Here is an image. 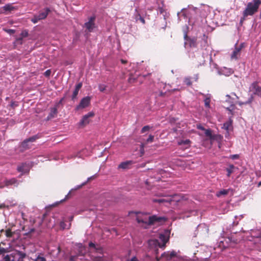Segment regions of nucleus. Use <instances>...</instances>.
<instances>
[{"label":"nucleus","instance_id":"nucleus-18","mask_svg":"<svg viewBox=\"0 0 261 261\" xmlns=\"http://www.w3.org/2000/svg\"><path fill=\"white\" fill-rule=\"evenodd\" d=\"M218 73L220 75H224L225 76H229L232 73V71L230 68L226 67L221 68L218 70Z\"/></svg>","mask_w":261,"mask_h":261},{"label":"nucleus","instance_id":"nucleus-13","mask_svg":"<svg viewBox=\"0 0 261 261\" xmlns=\"http://www.w3.org/2000/svg\"><path fill=\"white\" fill-rule=\"evenodd\" d=\"M94 113L90 112L84 115L79 122L80 126H85L89 123V118L94 116Z\"/></svg>","mask_w":261,"mask_h":261},{"label":"nucleus","instance_id":"nucleus-41","mask_svg":"<svg viewBox=\"0 0 261 261\" xmlns=\"http://www.w3.org/2000/svg\"><path fill=\"white\" fill-rule=\"evenodd\" d=\"M154 137L153 135H150L149 136V137L146 140V143H149L152 142L153 141V140H154Z\"/></svg>","mask_w":261,"mask_h":261},{"label":"nucleus","instance_id":"nucleus-60","mask_svg":"<svg viewBox=\"0 0 261 261\" xmlns=\"http://www.w3.org/2000/svg\"><path fill=\"white\" fill-rule=\"evenodd\" d=\"M256 237L257 238H261V233H260V234L258 236H256Z\"/></svg>","mask_w":261,"mask_h":261},{"label":"nucleus","instance_id":"nucleus-59","mask_svg":"<svg viewBox=\"0 0 261 261\" xmlns=\"http://www.w3.org/2000/svg\"><path fill=\"white\" fill-rule=\"evenodd\" d=\"M261 186V180L258 182V187H259Z\"/></svg>","mask_w":261,"mask_h":261},{"label":"nucleus","instance_id":"nucleus-51","mask_svg":"<svg viewBox=\"0 0 261 261\" xmlns=\"http://www.w3.org/2000/svg\"><path fill=\"white\" fill-rule=\"evenodd\" d=\"M197 128L202 130H204L205 129L201 125L198 126Z\"/></svg>","mask_w":261,"mask_h":261},{"label":"nucleus","instance_id":"nucleus-20","mask_svg":"<svg viewBox=\"0 0 261 261\" xmlns=\"http://www.w3.org/2000/svg\"><path fill=\"white\" fill-rule=\"evenodd\" d=\"M154 202H158L160 203H170L172 201L171 198L167 197V198H154L152 200Z\"/></svg>","mask_w":261,"mask_h":261},{"label":"nucleus","instance_id":"nucleus-52","mask_svg":"<svg viewBox=\"0 0 261 261\" xmlns=\"http://www.w3.org/2000/svg\"><path fill=\"white\" fill-rule=\"evenodd\" d=\"M135 80L134 79H133L132 77H129V79H128V82L129 83H132V81H134Z\"/></svg>","mask_w":261,"mask_h":261},{"label":"nucleus","instance_id":"nucleus-3","mask_svg":"<svg viewBox=\"0 0 261 261\" xmlns=\"http://www.w3.org/2000/svg\"><path fill=\"white\" fill-rule=\"evenodd\" d=\"M170 231L166 229L159 233V240L157 239H150L148 241V245L150 249H153L155 254L158 253V248L164 249L166 243L168 241Z\"/></svg>","mask_w":261,"mask_h":261},{"label":"nucleus","instance_id":"nucleus-8","mask_svg":"<svg viewBox=\"0 0 261 261\" xmlns=\"http://www.w3.org/2000/svg\"><path fill=\"white\" fill-rule=\"evenodd\" d=\"M39 137L37 135L33 136L28 139L24 140L21 143L20 145V150L21 151H23L24 150L28 149L30 147V145L29 144L31 142H34L36 139H38Z\"/></svg>","mask_w":261,"mask_h":261},{"label":"nucleus","instance_id":"nucleus-11","mask_svg":"<svg viewBox=\"0 0 261 261\" xmlns=\"http://www.w3.org/2000/svg\"><path fill=\"white\" fill-rule=\"evenodd\" d=\"M91 98L89 96H86L83 98L80 103L76 107V110L84 109L87 107L90 103Z\"/></svg>","mask_w":261,"mask_h":261},{"label":"nucleus","instance_id":"nucleus-28","mask_svg":"<svg viewBox=\"0 0 261 261\" xmlns=\"http://www.w3.org/2000/svg\"><path fill=\"white\" fill-rule=\"evenodd\" d=\"M204 106L207 108H210L211 95H208L204 100Z\"/></svg>","mask_w":261,"mask_h":261},{"label":"nucleus","instance_id":"nucleus-16","mask_svg":"<svg viewBox=\"0 0 261 261\" xmlns=\"http://www.w3.org/2000/svg\"><path fill=\"white\" fill-rule=\"evenodd\" d=\"M204 130L205 136L208 137L211 140L221 139L222 138L220 135H213L210 129H205Z\"/></svg>","mask_w":261,"mask_h":261},{"label":"nucleus","instance_id":"nucleus-1","mask_svg":"<svg viewBox=\"0 0 261 261\" xmlns=\"http://www.w3.org/2000/svg\"><path fill=\"white\" fill-rule=\"evenodd\" d=\"M210 12V8L205 5H201L199 8L188 6V8H183L177 15L179 21L181 20V17L187 19L189 25L192 29L197 31H210L211 28L206 22V16Z\"/></svg>","mask_w":261,"mask_h":261},{"label":"nucleus","instance_id":"nucleus-61","mask_svg":"<svg viewBox=\"0 0 261 261\" xmlns=\"http://www.w3.org/2000/svg\"><path fill=\"white\" fill-rule=\"evenodd\" d=\"M3 0H0V4H3Z\"/></svg>","mask_w":261,"mask_h":261},{"label":"nucleus","instance_id":"nucleus-30","mask_svg":"<svg viewBox=\"0 0 261 261\" xmlns=\"http://www.w3.org/2000/svg\"><path fill=\"white\" fill-rule=\"evenodd\" d=\"M3 8L6 11H11L14 9V8L11 4H7Z\"/></svg>","mask_w":261,"mask_h":261},{"label":"nucleus","instance_id":"nucleus-55","mask_svg":"<svg viewBox=\"0 0 261 261\" xmlns=\"http://www.w3.org/2000/svg\"><path fill=\"white\" fill-rule=\"evenodd\" d=\"M8 32L10 33H14L15 31L14 30L10 29L8 30Z\"/></svg>","mask_w":261,"mask_h":261},{"label":"nucleus","instance_id":"nucleus-26","mask_svg":"<svg viewBox=\"0 0 261 261\" xmlns=\"http://www.w3.org/2000/svg\"><path fill=\"white\" fill-rule=\"evenodd\" d=\"M232 126V122L231 120L227 121L223 124V128L227 130V133L228 130L231 128Z\"/></svg>","mask_w":261,"mask_h":261},{"label":"nucleus","instance_id":"nucleus-35","mask_svg":"<svg viewBox=\"0 0 261 261\" xmlns=\"http://www.w3.org/2000/svg\"><path fill=\"white\" fill-rule=\"evenodd\" d=\"M226 97H227V99L226 100V101H228L229 103H230V107L229 108H227V109L229 111H231V107H233V102L231 101L230 99V97L229 95H227L226 96Z\"/></svg>","mask_w":261,"mask_h":261},{"label":"nucleus","instance_id":"nucleus-27","mask_svg":"<svg viewBox=\"0 0 261 261\" xmlns=\"http://www.w3.org/2000/svg\"><path fill=\"white\" fill-rule=\"evenodd\" d=\"M161 3L162 4V6H161L160 4H158V11L159 12V13L161 14H163V16L165 17V15L164 14L165 11V10L164 8V3H163V2L162 1H161Z\"/></svg>","mask_w":261,"mask_h":261},{"label":"nucleus","instance_id":"nucleus-25","mask_svg":"<svg viewBox=\"0 0 261 261\" xmlns=\"http://www.w3.org/2000/svg\"><path fill=\"white\" fill-rule=\"evenodd\" d=\"M229 190H230V189L221 190L218 191V192H217L216 195L218 197H220L223 195H226L227 194H228Z\"/></svg>","mask_w":261,"mask_h":261},{"label":"nucleus","instance_id":"nucleus-49","mask_svg":"<svg viewBox=\"0 0 261 261\" xmlns=\"http://www.w3.org/2000/svg\"><path fill=\"white\" fill-rule=\"evenodd\" d=\"M239 156L238 154H233L230 156V158L232 160H236L239 158Z\"/></svg>","mask_w":261,"mask_h":261},{"label":"nucleus","instance_id":"nucleus-5","mask_svg":"<svg viewBox=\"0 0 261 261\" xmlns=\"http://www.w3.org/2000/svg\"><path fill=\"white\" fill-rule=\"evenodd\" d=\"M165 220V217L157 216L156 215H153L148 218H141L140 216H138L137 218V221L139 223H142L147 225L155 224L156 223L162 222Z\"/></svg>","mask_w":261,"mask_h":261},{"label":"nucleus","instance_id":"nucleus-34","mask_svg":"<svg viewBox=\"0 0 261 261\" xmlns=\"http://www.w3.org/2000/svg\"><path fill=\"white\" fill-rule=\"evenodd\" d=\"M136 20L137 21H140L143 24L145 23V20L140 14H137L136 16Z\"/></svg>","mask_w":261,"mask_h":261},{"label":"nucleus","instance_id":"nucleus-32","mask_svg":"<svg viewBox=\"0 0 261 261\" xmlns=\"http://www.w3.org/2000/svg\"><path fill=\"white\" fill-rule=\"evenodd\" d=\"M159 258L156 256V259H154L152 257H151L150 256L146 255L144 258L143 259L142 261H159Z\"/></svg>","mask_w":261,"mask_h":261},{"label":"nucleus","instance_id":"nucleus-10","mask_svg":"<svg viewBox=\"0 0 261 261\" xmlns=\"http://www.w3.org/2000/svg\"><path fill=\"white\" fill-rule=\"evenodd\" d=\"M249 91L254 95L261 97V86L258 85L257 82H254L250 85Z\"/></svg>","mask_w":261,"mask_h":261},{"label":"nucleus","instance_id":"nucleus-38","mask_svg":"<svg viewBox=\"0 0 261 261\" xmlns=\"http://www.w3.org/2000/svg\"><path fill=\"white\" fill-rule=\"evenodd\" d=\"M150 126L149 125H145L142 127L141 132V133H144L147 131H148L150 129Z\"/></svg>","mask_w":261,"mask_h":261},{"label":"nucleus","instance_id":"nucleus-63","mask_svg":"<svg viewBox=\"0 0 261 261\" xmlns=\"http://www.w3.org/2000/svg\"><path fill=\"white\" fill-rule=\"evenodd\" d=\"M191 212V213H195V211H192Z\"/></svg>","mask_w":261,"mask_h":261},{"label":"nucleus","instance_id":"nucleus-56","mask_svg":"<svg viewBox=\"0 0 261 261\" xmlns=\"http://www.w3.org/2000/svg\"><path fill=\"white\" fill-rule=\"evenodd\" d=\"M23 38V37H22V36H21V37L18 38L17 39V40L18 41H20V42H21V41H22V38Z\"/></svg>","mask_w":261,"mask_h":261},{"label":"nucleus","instance_id":"nucleus-36","mask_svg":"<svg viewBox=\"0 0 261 261\" xmlns=\"http://www.w3.org/2000/svg\"><path fill=\"white\" fill-rule=\"evenodd\" d=\"M95 175H93V176H91V177H88V178H87V181H86V182H84V183H83L81 185H80V186H77V187L76 188V189H79V188H81V187H82L83 186L85 185L87 182H88L89 181H90V180H91V179H94V178L95 177Z\"/></svg>","mask_w":261,"mask_h":261},{"label":"nucleus","instance_id":"nucleus-40","mask_svg":"<svg viewBox=\"0 0 261 261\" xmlns=\"http://www.w3.org/2000/svg\"><path fill=\"white\" fill-rule=\"evenodd\" d=\"M189 43L191 47H195L196 45V42L194 39H190Z\"/></svg>","mask_w":261,"mask_h":261},{"label":"nucleus","instance_id":"nucleus-17","mask_svg":"<svg viewBox=\"0 0 261 261\" xmlns=\"http://www.w3.org/2000/svg\"><path fill=\"white\" fill-rule=\"evenodd\" d=\"M243 47V44H241L239 46L235 48L231 55V58L232 59L237 60L238 58V56L240 55V52Z\"/></svg>","mask_w":261,"mask_h":261},{"label":"nucleus","instance_id":"nucleus-47","mask_svg":"<svg viewBox=\"0 0 261 261\" xmlns=\"http://www.w3.org/2000/svg\"><path fill=\"white\" fill-rule=\"evenodd\" d=\"M82 85L83 84L82 83H79L76 85L75 89L80 90V89L82 88Z\"/></svg>","mask_w":261,"mask_h":261},{"label":"nucleus","instance_id":"nucleus-19","mask_svg":"<svg viewBox=\"0 0 261 261\" xmlns=\"http://www.w3.org/2000/svg\"><path fill=\"white\" fill-rule=\"evenodd\" d=\"M18 184V183L17 182V180L15 178H13L10 179H5L4 180V185L0 186V188H3L4 186H9L13 185L16 186Z\"/></svg>","mask_w":261,"mask_h":261},{"label":"nucleus","instance_id":"nucleus-31","mask_svg":"<svg viewBox=\"0 0 261 261\" xmlns=\"http://www.w3.org/2000/svg\"><path fill=\"white\" fill-rule=\"evenodd\" d=\"M234 166L233 165H230L229 167L226 169V171L227 172V176L229 177L231 174L233 172V169H234Z\"/></svg>","mask_w":261,"mask_h":261},{"label":"nucleus","instance_id":"nucleus-57","mask_svg":"<svg viewBox=\"0 0 261 261\" xmlns=\"http://www.w3.org/2000/svg\"><path fill=\"white\" fill-rule=\"evenodd\" d=\"M73 216H70L69 217V221H71L72 220H73Z\"/></svg>","mask_w":261,"mask_h":261},{"label":"nucleus","instance_id":"nucleus-45","mask_svg":"<svg viewBox=\"0 0 261 261\" xmlns=\"http://www.w3.org/2000/svg\"><path fill=\"white\" fill-rule=\"evenodd\" d=\"M98 89L101 92H103L106 89V86L103 85H99L98 86Z\"/></svg>","mask_w":261,"mask_h":261},{"label":"nucleus","instance_id":"nucleus-24","mask_svg":"<svg viewBox=\"0 0 261 261\" xmlns=\"http://www.w3.org/2000/svg\"><path fill=\"white\" fill-rule=\"evenodd\" d=\"M17 170L19 172L22 173H27L29 171L28 167L27 166L25 163H23L20 166H18Z\"/></svg>","mask_w":261,"mask_h":261},{"label":"nucleus","instance_id":"nucleus-15","mask_svg":"<svg viewBox=\"0 0 261 261\" xmlns=\"http://www.w3.org/2000/svg\"><path fill=\"white\" fill-rule=\"evenodd\" d=\"M134 163L133 161H126L125 162H121L118 166V169L126 170L130 169L131 166Z\"/></svg>","mask_w":261,"mask_h":261},{"label":"nucleus","instance_id":"nucleus-43","mask_svg":"<svg viewBox=\"0 0 261 261\" xmlns=\"http://www.w3.org/2000/svg\"><path fill=\"white\" fill-rule=\"evenodd\" d=\"M28 31L27 30H23L21 32L20 35L22 37H27L28 36Z\"/></svg>","mask_w":261,"mask_h":261},{"label":"nucleus","instance_id":"nucleus-44","mask_svg":"<svg viewBox=\"0 0 261 261\" xmlns=\"http://www.w3.org/2000/svg\"><path fill=\"white\" fill-rule=\"evenodd\" d=\"M184 83L187 86H190L191 85L192 83L190 81V79L189 78H186L184 80Z\"/></svg>","mask_w":261,"mask_h":261},{"label":"nucleus","instance_id":"nucleus-46","mask_svg":"<svg viewBox=\"0 0 261 261\" xmlns=\"http://www.w3.org/2000/svg\"><path fill=\"white\" fill-rule=\"evenodd\" d=\"M50 74H51V70L50 69H48L45 71L44 75L45 76L48 77V76H50Z\"/></svg>","mask_w":261,"mask_h":261},{"label":"nucleus","instance_id":"nucleus-54","mask_svg":"<svg viewBox=\"0 0 261 261\" xmlns=\"http://www.w3.org/2000/svg\"><path fill=\"white\" fill-rule=\"evenodd\" d=\"M6 206L5 204H0V208H4Z\"/></svg>","mask_w":261,"mask_h":261},{"label":"nucleus","instance_id":"nucleus-62","mask_svg":"<svg viewBox=\"0 0 261 261\" xmlns=\"http://www.w3.org/2000/svg\"><path fill=\"white\" fill-rule=\"evenodd\" d=\"M255 1H257L258 2H261V0H254Z\"/></svg>","mask_w":261,"mask_h":261},{"label":"nucleus","instance_id":"nucleus-4","mask_svg":"<svg viewBox=\"0 0 261 261\" xmlns=\"http://www.w3.org/2000/svg\"><path fill=\"white\" fill-rule=\"evenodd\" d=\"M261 2L253 0L252 2L248 3L245 9L243 12L244 17L248 16H252L258 11Z\"/></svg>","mask_w":261,"mask_h":261},{"label":"nucleus","instance_id":"nucleus-12","mask_svg":"<svg viewBox=\"0 0 261 261\" xmlns=\"http://www.w3.org/2000/svg\"><path fill=\"white\" fill-rule=\"evenodd\" d=\"M95 19V16H91L89 18L88 21L86 22L84 24L85 27L90 32H92L95 27V23H94Z\"/></svg>","mask_w":261,"mask_h":261},{"label":"nucleus","instance_id":"nucleus-39","mask_svg":"<svg viewBox=\"0 0 261 261\" xmlns=\"http://www.w3.org/2000/svg\"><path fill=\"white\" fill-rule=\"evenodd\" d=\"M34 261H46V259L42 256H40L39 255L38 256H37L34 259Z\"/></svg>","mask_w":261,"mask_h":261},{"label":"nucleus","instance_id":"nucleus-33","mask_svg":"<svg viewBox=\"0 0 261 261\" xmlns=\"http://www.w3.org/2000/svg\"><path fill=\"white\" fill-rule=\"evenodd\" d=\"M39 16L38 14L34 15V16L31 19V21L35 24L37 23L39 21L41 20L40 19H39Z\"/></svg>","mask_w":261,"mask_h":261},{"label":"nucleus","instance_id":"nucleus-50","mask_svg":"<svg viewBox=\"0 0 261 261\" xmlns=\"http://www.w3.org/2000/svg\"><path fill=\"white\" fill-rule=\"evenodd\" d=\"M127 261H138V259L136 256H134L130 259H128Z\"/></svg>","mask_w":261,"mask_h":261},{"label":"nucleus","instance_id":"nucleus-22","mask_svg":"<svg viewBox=\"0 0 261 261\" xmlns=\"http://www.w3.org/2000/svg\"><path fill=\"white\" fill-rule=\"evenodd\" d=\"M228 246V242L225 239H224L223 240L220 241L218 245V247L219 248L221 251Z\"/></svg>","mask_w":261,"mask_h":261},{"label":"nucleus","instance_id":"nucleus-37","mask_svg":"<svg viewBox=\"0 0 261 261\" xmlns=\"http://www.w3.org/2000/svg\"><path fill=\"white\" fill-rule=\"evenodd\" d=\"M79 90L75 89H74V90L73 92L72 96H71L72 100H74L76 98V97L79 93Z\"/></svg>","mask_w":261,"mask_h":261},{"label":"nucleus","instance_id":"nucleus-9","mask_svg":"<svg viewBox=\"0 0 261 261\" xmlns=\"http://www.w3.org/2000/svg\"><path fill=\"white\" fill-rule=\"evenodd\" d=\"M162 257L165 258L167 260H170L176 258L177 259L180 258V257L177 254V252L174 250L171 252H164L161 255Z\"/></svg>","mask_w":261,"mask_h":261},{"label":"nucleus","instance_id":"nucleus-21","mask_svg":"<svg viewBox=\"0 0 261 261\" xmlns=\"http://www.w3.org/2000/svg\"><path fill=\"white\" fill-rule=\"evenodd\" d=\"M58 113V110L56 107L51 108L50 109V112L46 118L47 120H49L52 118H55Z\"/></svg>","mask_w":261,"mask_h":261},{"label":"nucleus","instance_id":"nucleus-64","mask_svg":"<svg viewBox=\"0 0 261 261\" xmlns=\"http://www.w3.org/2000/svg\"><path fill=\"white\" fill-rule=\"evenodd\" d=\"M260 16H261V12H260Z\"/></svg>","mask_w":261,"mask_h":261},{"label":"nucleus","instance_id":"nucleus-42","mask_svg":"<svg viewBox=\"0 0 261 261\" xmlns=\"http://www.w3.org/2000/svg\"><path fill=\"white\" fill-rule=\"evenodd\" d=\"M189 29V28L187 25L183 28L182 30L184 33V37L186 38L187 37V31Z\"/></svg>","mask_w":261,"mask_h":261},{"label":"nucleus","instance_id":"nucleus-2","mask_svg":"<svg viewBox=\"0 0 261 261\" xmlns=\"http://www.w3.org/2000/svg\"><path fill=\"white\" fill-rule=\"evenodd\" d=\"M89 253H86V248L82 244L77 245V250L76 254L71 255L69 258V261H102L103 251L98 245H96L92 242L89 244Z\"/></svg>","mask_w":261,"mask_h":261},{"label":"nucleus","instance_id":"nucleus-48","mask_svg":"<svg viewBox=\"0 0 261 261\" xmlns=\"http://www.w3.org/2000/svg\"><path fill=\"white\" fill-rule=\"evenodd\" d=\"M6 234L7 237H10L12 235V232L10 230H7L6 231Z\"/></svg>","mask_w":261,"mask_h":261},{"label":"nucleus","instance_id":"nucleus-14","mask_svg":"<svg viewBox=\"0 0 261 261\" xmlns=\"http://www.w3.org/2000/svg\"><path fill=\"white\" fill-rule=\"evenodd\" d=\"M51 11V8L49 7L44 8L43 9L39 11L38 14L39 16V19L43 20L45 19L48 16V14Z\"/></svg>","mask_w":261,"mask_h":261},{"label":"nucleus","instance_id":"nucleus-53","mask_svg":"<svg viewBox=\"0 0 261 261\" xmlns=\"http://www.w3.org/2000/svg\"><path fill=\"white\" fill-rule=\"evenodd\" d=\"M121 62L122 63V64H125L126 62H127V61L126 60H125L124 59H121Z\"/></svg>","mask_w":261,"mask_h":261},{"label":"nucleus","instance_id":"nucleus-58","mask_svg":"<svg viewBox=\"0 0 261 261\" xmlns=\"http://www.w3.org/2000/svg\"><path fill=\"white\" fill-rule=\"evenodd\" d=\"M252 97H251L248 102H247L246 103H250L251 101H252Z\"/></svg>","mask_w":261,"mask_h":261},{"label":"nucleus","instance_id":"nucleus-23","mask_svg":"<svg viewBox=\"0 0 261 261\" xmlns=\"http://www.w3.org/2000/svg\"><path fill=\"white\" fill-rule=\"evenodd\" d=\"M191 142L189 139L180 140L178 141V144L181 146H185L186 148H188L190 146Z\"/></svg>","mask_w":261,"mask_h":261},{"label":"nucleus","instance_id":"nucleus-7","mask_svg":"<svg viewBox=\"0 0 261 261\" xmlns=\"http://www.w3.org/2000/svg\"><path fill=\"white\" fill-rule=\"evenodd\" d=\"M208 54H204L203 52L201 51V54L199 53H197L196 55H195V64L198 67L203 65L205 63V58L207 57Z\"/></svg>","mask_w":261,"mask_h":261},{"label":"nucleus","instance_id":"nucleus-29","mask_svg":"<svg viewBox=\"0 0 261 261\" xmlns=\"http://www.w3.org/2000/svg\"><path fill=\"white\" fill-rule=\"evenodd\" d=\"M71 223H69L68 224L65 223L64 221H61L60 223V226L61 228L63 229H69L70 227Z\"/></svg>","mask_w":261,"mask_h":261},{"label":"nucleus","instance_id":"nucleus-6","mask_svg":"<svg viewBox=\"0 0 261 261\" xmlns=\"http://www.w3.org/2000/svg\"><path fill=\"white\" fill-rule=\"evenodd\" d=\"M200 32H201L203 33L202 38H201L200 42H199L201 48V51L203 52L204 54H208L211 51L212 48L208 44L207 36L205 34V33L208 31H205L204 32L201 30Z\"/></svg>","mask_w":261,"mask_h":261}]
</instances>
